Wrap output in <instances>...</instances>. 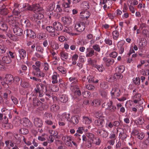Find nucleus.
<instances>
[{
	"mask_svg": "<svg viewBox=\"0 0 149 149\" xmlns=\"http://www.w3.org/2000/svg\"><path fill=\"white\" fill-rule=\"evenodd\" d=\"M95 125L99 126L100 128H101L104 124V120L100 119L96 120L95 121Z\"/></svg>",
	"mask_w": 149,
	"mask_h": 149,
	"instance_id": "obj_28",
	"label": "nucleus"
},
{
	"mask_svg": "<svg viewBox=\"0 0 149 149\" xmlns=\"http://www.w3.org/2000/svg\"><path fill=\"white\" fill-rule=\"evenodd\" d=\"M33 104L34 106L36 107L41 105V102L37 98L33 99Z\"/></svg>",
	"mask_w": 149,
	"mask_h": 149,
	"instance_id": "obj_48",
	"label": "nucleus"
},
{
	"mask_svg": "<svg viewBox=\"0 0 149 149\" xmlns=\"http://www.w3.org/2000/svg\"><path fill=\"white\" fill-rule=\"evenodd\" d=\"M6 49V46L3 45H0V53L3 54L5 52Z\"/></svg>",
	"mask_w": 149,
	"mask_h": 149,
	"instance_id": "obj_51",
	"label": "nucleus"
},
{
	"mask_svg": "<svg viewBox=\"0 0 149 149\" xmlns=\"http://www.w3.org/2000/svg\"><path fill=\"white\" fill-rule=\"evenodd\" d=\"M42 85L40 84H37L36 85V87L35 88V90L36 93L42 91H44V88L43 87Z\"/></svg>",
	"mask_w": 149,
	"mask_h": 149,
	"instance_id": "obj_32",
	"label": "nucleus"
},
{
	"mask_svg": "<svg viewBox=\"0 0 149 149\" xmlns=\"http://www.w3.org/2000/svg\"><path fill=\"white\" fill-rule=\"evenodd\" d=\"M19 132L22 134H26L28 133L29 131L26 129L24 128L20 129L19 130Z\"/></svg>",
	"mask_w": 149,
	"mask_h": 149,
	"instance_id": "obj_56",
	"label": "nucleus"
},
{
	"mask_svg": "<svg viewBox=\"0 0 149 149\" xmlns=\"http://www.w3.org/2000/svg\"><path fill=\"white\" fill-rule=\"evenodd\" d=\"M135 122L137 125H142L145 124L144 120L141 117L139 118L137 120L135 121Z\"/></svg>",
	"mask_w": 149,
	"mask_h": 149,
	"instance_id": "obj_42",
	"label": "nucleus"
},
{
	"mask_svg": "<svg viewBox=\"0 0 149 149\" xmlns=\"http://www.w3.org/2000/svg\"><path fill=\"white\" fill-rule=\"evenodd\" d=\"M105 127L108 129H110L113 127V123L107 120L106 123Z\"/></svg>",
	"mask_w": 149,
	"mask_h": 149,
	"instance_id": "obj_43",
	"label": "nucleus"
},
{
	"mask_svg": "<svg viewBox=\"0 0 149 149\" xmlns=\"http://www.w3.org/2000/svg\"><path fill=\"white\" fill-rule=\"evenodd\" d=\"M63 3L62 1H58L54 11L57 13H61L62 11V8L61 7L62 5L63 7Z\"/></svg>",
	"mask_w": 149,
	"mask_h": 149,
	"instance_id": "obj_24",
	"label": "nucleus"
},
{
	"mask_svg": "<svg viewBox=\"0 0 149 149\" xmlns=\"http://www.w3.org/2000/svg\"><path fill=\"white\" fill-rule=\"evenodd\" d=\"M2 61L3 63L8 64L11 62V60L9 56H5L2 58Z\"/></svg>",
	"mask_w": 149,
	"mask_h": 149,
	"instance_id": "obj_39",
	"label": "nucleus"
},
{
	"mask_svg": "<svg viewBox=\"0 0 149 149\" xmlns=\"http://www.w3.org/2000/svg\"><path fill=\"white\" fill-rule=\"evenodd\" d=\"M101 102L98 99H96L93 100L92 102V105L94 106H98L100 104Z\"/></svg>",
	"mask_w": 149,
	"mask_h": 149,
	"instance_id": "obj_49",
	"label": "nucleus"
},
{
	"mask_svg": "<svg viewBox=\"0 0 149 149\" xmlns=\"http://www.w3.org/2000/svg\"><path fill=\"white\" fill-rule=\"evenodd\" d=\"M145 135L143 132H141L139 133L137 135V138L140 140L143 139L145 137Z\"/></svg>",
	"mask_w": 149,
	"mask_h": 149,
	"instance_id": "obj_60",
	"label": "nucleus"
},
{
	"mask_svg": "<svg viewBox=\"0 0 149 149\" xmlns=\"http://www.w3.org/2000/svg\"><path fill=\"white\" fill-rule=\"evenodd\" d=\"M55 7V4L54 3H52L50 4L47 7V10L49 12L50 14L51 15L53 14V10Z\"/></svg>",
	"mask_w": 149,
	"mask_h": 149,
	"instance_id": "obj_31",
	"label": "nucleus"
},
{
	"mask_svg": "<svg viewBox=\"0 0 149 149\" xmlns=\"http://www.w3.org/2000/svg\"><path fill=\"white\" fill-rule=\"evenodd\" d=\"M46 37V34L45 33H41L37 35V37L40 39H45Z\"/></svg>",
	"mask_w": 149,
	"mask_h": 149,
	"instance_id": "obj_57",
	"label": "nucleus"
},
{
	"mask_svg": "<svg viewBox=\"0 0 149 149\" xmlns=\"http://www.w3.org/2000/svg\"><path fill=\"white\" fill-rule=\"evenodd\" d=\"M103 60L105 62L107 66H109L114 62V60L112 58H108L106 57H104Z\"/></svg>",
	"mask_w": 149,
	"mask_h": 149,
	"instance_id": "obj_29",
	"label": "nucleus"
},
{
	"mask_svg": "<svg viewBox=\"0 0 149 149\" xmlns=\"http://www.w3.org/2000/svg\"><path fill=\"white\" fill-rule=\"evenodd\" d=\"M75 28L77 31L79 32L82 31L85 28V24L81 22L77 23L75 25Z\"/></svg>",
	"mask_w": 149,
	"mask_h": 149,
	"instance_id": "obj_7",
	"label": "nucleus"
},
{
	"mask_svg": "<svg viewBox=\"0 0 149 149\" xmlns=\"http://www.w3.org/2000/svg\"><path fill=\"white\" fill-rule=\"evenodd\" d=\"M53 26L56 30L58 31L61 30L63 28L62 25L59 22H55L53 24Z\"/></svg>",
	"mask_w": 149,
	"mask_h": 149,
	"instance_id": "obj_23",
	"label": "nucleus"
},
{
	"mask_svg": "<svg viewBox=\"0 0 149 149\" xmlns=\"http://www.w3.org/2000/svg\"><path fill=\"white\" fill-rule=\"evenodd\" d=\"M125 42L124 40H121L119 41L117 44V47L119 50V54H122L124 52L125 47H126L127 45L125 44Z\"/></svg>",
	"mask_w": 149,
	"mask_h": 149,
	"instance_id": "obj_6",
	"label": "nucleus"
},
{
	"mask_svg": "<svg viewBox=\"0 0 149 149\" xmlns=\"http://www.w3.org/2000/svg\"><path fill=\"white\" fill-rule=\"evenodd\" d=\"M58 77H59V75L57 73L55 72H54L51 77L52 79V83L53 84H55L57 83L58 82V80L57 79Z\"/></svg>",
	"mask_w": 149,
	"mask_h": 149,
	"instance_id": "obj_22",
	"label": "nucleus"
},
{
	"mask_svg": "<svg viewBox=\"0 0 149 149\" xmlns=\"http://www.w3.org/2000/svg\"><path fill=\"white\" fill-rule=\"evenodd\" d=\"M46 29L47 31L50 33V35L54 37L57 36L55 34V30L53 27L47 26L46 28Z\"/></svg>",
	"mask_w": 149,
	"mask_h": 149,
	"instance_id": "obj_18",
	"label": "nucleus"
},
{
	"mask_svg": "<svg viewBox=\"0 0 149 149\" xmlns=\"http://www.w3.org/2000/svg\"><path fill=\"white\" fill-rule=\"evenodd\" d=\"M33 10L35 13H38L42 11V8L38 4H36L33 5Z\"/></svg>",
	"mask_w": 149,
	"mask_h": 149,
	"instance_id": "obj_20",
	"label": "nucleus"
},
{
	"mask_svg": "<svg viewBox=\"0 0 149 149\" xmlns=\"http://www.w3.org/2000/svg\"><path fill=\"white\" fill-rule=\"evenodd\" d=\"M119 34L118 31L117 30L113 31L112 33V35L113 40H117L119 38Z\"/></svg>",
	"mask_w": 149,
	"mask_h": 149,
	"instance_id": "obj_35",
	"label": "nucleus"
},
{
	"mask_svg": "<svg viewBox=\"0 0 149 149\" xmlns=\"http://www.w3.org/2000/svg\"><path fill=\"white\" fill-rule=\"evenodd\" d=\"M60 57L63 61H66L68 58V54L64 51H62L60 53Z\"/></svg>",
	"mask_w": 149,
	"mask_h": 149,
	"instance_id": "obj_26",
	"label": "nucleus"
},
{
	"mask_svg": "<svg viewBox=\"0 0 149 149\" xmlns=\"http://www.w3.org/2000/svg\"><path fill=\"white\" fill-rule=\"evenodd\" d=\"M62 139L66 145L69 146H72L71 141L72 139L71 136H64L62 137Z\"/></svg>",
	"mask_w": 149,
	"mask_h": 149,
	"instance_id": "obj_9",
	"label": "nucleus"
},
{
	"mask_svg": "<svg viewBox=\"0 0 149 149\" xmlns=\"http://www.w3.org/2000/svg\"><path fill=\"white\" fill-rule=\"evenodd\" d=\"M86 53L87 57H91L94 55V51L91 48H88L86 49Z\"/></svg>",
	"mask_w": 149,
	"mask_h": 149,
	"instance_id": "obj_30",
	"label": "nucleus"
},
{
	"mask_svg": "<svg viewBox=\"0 0 149 149\" xmlns=\"http://www.w3.org/2000/svg\"><path fill=\"white\" fill-rule=\"evenodd\" d=\"M97 132L98 134L103 137H107L109 134L108 132L103 130H97Z\"/></svg>",
	"mask_w": 149,
	"mask_h": 149,
	"instance_id": "obj_27",
	"label": "nucleus"
},
{
	"mask_svg": "<svg viewBox=\"0 0 149 149\" xmlns=\"http://www.w3.org/2000/svg\"><path fill=\"white\" fill-rule=\"evenodd\" d=\"M111 93L112 98H116L119 97L121 92L119 88L114 87L112 88Z\"/></svg>",
	"mask_w": 149,
	"mask_h": 149,
	"instance_id": "obj_5",
	"label": "nucleus"
},
{
	"mask_svg": "<svg viewBox=\"0 0 149 149\" xmlns=\"http://www.w3.org/2000/svg\"><path fill=\"white\" fill-rule=\"evenodd\" d=\"M57 69L59 71L63 74H65L66 72L65 69L63 67L59 66L58 67Z\"/></svg>",
	"mask_w": 149,
	"mask_h": 149,
	"instance_id": "obj_61",
	"label": "nucleus"
},
{
	"mask_svg": "<svg viewBox=\"0 0 149 149\" xmlns=\"http://www.w3.org/2000/svg\"><path fill=\"white\" fill-rule=\"evenodd\" d=\"M104 42L107 45L110 46L112 44V41L111 40V36L106 37L104 39Z\"/></svg>",
	"mask_w": 149,
	"mask_h": 149,
	"instance_id": "obj_44",
	"label": "nucleus"
},
{
	"mask_svg": "<svg viewBox=\"0 0 149 149\" xmlns=\"http://www.w3.org/2000/svg\"><path fill=\"white\" fill-rule=\"evenodd\" d=\"M33 123L34 125L37 127H40L42 125V120L38 118H35Z\"/></svg>",
	"mask_w": 149,
	"mask_h": 149,
	"instance_id": "obj_16",
	"label": "nucleus"
},
{
	"mask_svg": "<svg viewBox=\"0 0 149 149\" xmlns=\"http://www.w3.org/2000/svg\"><path fill=\"white\" fill-rule=\"evenodd\" d=\"M114 75L116 78V81L117 79H121L123 77L122 74L118 72H116Z\"/></svg>",
	"mask_w": 149,
	"mask_h": 149,
	"instance_id": "obj_53",
	"label": "nucleus"
},
{
	"mask_svg": "<svg viewBox=\"0 0 149 149\" xmlns=\"http://www.w3.org/2000/svg\"><path fill=\"white\" fill-rule=\"evenodd\" d=\"M35 14L33 15L32 17V20L34 22L37 21L38 20L41 19L43 18V15L40 13H35Z\"/></svg>",
	"mask_w": 149,
	"mask_h": 149,
	"instance_id": "obj_10",
	"label": "nucleus"
},
{
	"mask_svg": "<svg viewBox=\"0 0 149 149\" xmlns=\"http://www.w3.org/2000/svg\"><path fill=\"white\" fill-rule=\"evenodd\" d=\"M61 19L62 22L65 24H69L72 22V19L70 16L63 17L61 18Z\"/></svg>",
	"mask_w": 149,
	"mask_h": 149,
	"instance_id": "obj_17",
	"label": "nucleus"
},
{
	"mask_svg": "<svg viewBox=\"0 0 149 149\" xmlns=\"http://www.w3.org/2000/svg\"><path fill=\"white\" fill-rule=\"evenodd\" d=\"M68 100V97L66 95L63 94L60 96V100L61 102H66Z\"/></svg>",
	"mask_w": 149,
	"mask_h": 149,
	"instance_id": "obj_40",
	"label": "nucleus"
},
{
	"mask_svg": "<svg viewBox=\"0 0 149 149\" xmlns=\"http://www.w3.org/2000/svg\"><path fill=\"white\" fill-rule=\"evenodd\" d=\"M93 48L96 51L99 52L100 51V46L97 44H95L93 46Z\"/></svg>",
	"mask_w": 149,
	"mask_h": 149,
	"instance_id": "obj_64",
	"label": "nucleus"
},
{
	"mask_svg": "<svg viewBox=\"0 0 149 149\" xmlns=\"http://www.w3.org/2000/svg\"><path fill=\"white\" fill-rule=\"evenodd\" d=\"M70 120L71 122L75 124H76L78 123V119L77 117L75 116L72 117Z\"/></svg>",
	"mask_w": 149,
	"mask_h": 149,
	"instance_id": "obj_52",
	"label": "nucleus"
},
{
	"mask_svg": "<svg viewBox=\"0 0 149 149\" xmlns=\"http://www.w3.org/2000/svg\"><path fill=\"white\" fill-rule=\"evenodd\" d=\"M49 86L52 91L57 92L59 90L58 87L56 85L50 84L49 85Z\"/></svg>",
	"mask_w": 149,
	"mask_h": 149,
	"instance_id": "obj_34",
	"label": "nucleus"
},
{
	"mask_svg": "<svg viewBox=\"0 0 149 149\" xmlns=\"http://www.w3.org/2000/svg\"><path fill=\"white\" fill-rule=\"evenodd\" d=\"M69 81L72 82V84H76L77 82V80L76 77H71L69 79Z\"/></svg>",
	"mask_w": 149,
	"mask_h": 149,
	"instance_id": "obj_58",
	"label": "nucleus"
},
{
	"mask_svg": "<svg viewBox=\"0 0 149 149\" xmlns=\"http://www.w3.org/2000/svg\"><path fill=\"white\" fill-rule=\"evenodd\" d=\"M59 109V107L57 105L53 104L51 107V109L52 111H56Z\"/></svg>",
	"mask_w": 149,
	"mask_h": 149,
	"instance_id": "obj_54",
	"label": "nucleus"
},
{
	"mask_svg": "<svg viewBox=\"0 0 149 149\" xmlns=\"http://www.w3.org/2000/svg\"><path fill=\"white\" fill-rule=\"evenodd\" d=\"M67 2H62L63 3V7L64 8H68L70 7L71 3V0H66Z\"/></svg>",
	"mask_w": 149,
	"mask_h": 149,
	"instance_id": "obj_45",
	"label": "nucleus"
},
{
	"mask_svg": "<svg viewBox=\"0 0 149 149\" xmlns=\"http://www.w3.org/2000/svg\"><path fill=\"white\" fill-rule=\"evenodd\" d=\"M25 33H26L27 37L33 38H35L36 37L35 33L31 30L26 29L25 31Z\"/></svg>",
	"mask_w": 149,
	"mask_h": 149,
	"instance_id": "obj_13",
	"label": "nucleus"
},
{
	"mask_svg": "<svg viewBox=\"0 0 149 149\" xmlns=\"http://www.w3.org/2000/svg\"><path fill=\"white\" fill-rule=\"evenodd\" d=\"M13 17L12 16L8 17L6 18V21L9 24L12 25L13 26H14L15 25V21L13 20Z\"/></svg>",
	"mask_w": 149,
	"mask_h": 149,
	"instance_id": "obj_38",
	"label": "nucleus"
},
{
	"mask_svg": "<svg viewBox=\"0 0 149 149\" xmlns=\"http://www.w3.org/2000/svg\"><path fill=\"white\" fill-rule=\"evenodd\" d=\"M12 13L15 15H21L20 12L18 11V9H14L12 11Z\"/></svg>",
	"mask_w": 149,
	"mask_h": 149,
	"instance_id": "obj_62",
	"label": "nucleus"
},
{
	"mask_svg": "<svg viewBox=\"0 0 149 149\" xmlns=\"http://www.w3.org/2000/svg\"><path fill=\"white\" fill-rule=\"evenodd\" d=\"M133 95L132 97V101H129V102H134L135 104L137 103L139 104H142L143 103V100L141 98V95L140 94L137 93V90L134 89L133 91Z\"/></svg>",
	"mask_w": 149,
	"mask_h": 149,
	"instance_id": "obj_1",
	"label": "nucleus"
},
{
	"mask_svg": "<svg viewBox=\"0 0 149 149\" xmlns=\"http://www.w3.org/2000/svg\"><path fill=\"white\" fill-rule=\"evenodd\" d=\"M86 135L89 139L92 141L93 143L97 145H100L101 141L97 136L90 133H86Z\"/></svg>",
	"mask_w": 149,
	"mask_h": 149,
	"instance_id": "obj_3",
	"label": "nucleus"
},
{
	"mask_svg": "<svg viewBox=\"0 0 149 149\" xmlns=\"http://www.w3.org/2000/svg\"><path fill=\"white\" fill-rule=\"evenodd\" d=\"M36 51L40 52L41 54L43 53L44 48L40 46H37L36 47Z\"/></svg>",
	"mask_w": 149,
	"mask_h": 149,
	"instance_id": "obj_59",
	"label": "nucleus"
},
{
	"mask_svg": "<svg viewBox=\"0 0 149 149\" xmlns=\"http://www.w3.org/2000/svg\"><path fill=\"white\" fill-rule=\"evenodd\" d=\"M95 116L97 118L101 120H104L105 117L103 116V113L101 111L97 112L95 113Z\"/></svg>",
	"mask_w": 149,
	"mask_h": 149,
	"instance_id": "obj_36",
	"label": "nucleus"
},
{
	"mask_svg": "<svg viewBox=\"0 0 149 149\" xmlns=\"http://www.w3.org/2000/svg\"><path fill=\"white\" fill-rule=\"evenodd\" d=\"M0 29L3 31H6L8 29V26L5 23L0 22Z\"/></svg>",
	"mask_w": 149,
	"mask_h": 149,
	"instance_id": "obj_47",
	"label": "nucleus"
},
{
	"mask_svg": "<svg viewBox=\"0 0 149 149\" xmlns=\"http://www.w3.org/2000/svg\"><path fill=\"white\" fill-rule=\"evenodd\" d=\"M32 67V74L38 77H44L45 76L44 73L41 72L40 69L34 65H33Z\"/></svg>",
	"mask_w": 149,
	"mask_h": 149,
	"instance_id": "obj_4",
	"label": "nucleus"
},
{
	"mask_svg": "<svg viewBox=\"0 0 149 149\" xmlns=\"http://www.w3.org/2000/svg\"><path fill=\"white\" fill-rule=\"evenodd\" d=\"M23 125L25 127H31V123L29 120L26 118H24L23 119Z\"/></svg>",
	"mask_w": 149,
	"mask_h": 149,
	"instance_id": "obj_37",
	"label": "nucleus"
},
{
	"mask_svg": "<svg viewBox=\"0 0 149 149\" xmlns=\"http://www.w3.org/2000/svg\"><path fill=\"white\" fill-rule=\"evenodd\" d=\"M13 31L14 33L17 36H21L23 33V30L18 26H15L13 28Z\"/></svg>",
	"mask_w": 149,
	"mask_h": 149,
	"instance_id": "obj_15",
	"label": "nucleus"
},
{
	"mask_svg": "<svg viewBox=\"0 0 149 149\" xmlns=\"http://www.w3.org/2000/svg\"><path fill=\"white\" fill-rule=\"evenodd\" d=\"M44 90V93H45L46 95L49 97H50L51 95L52 94V91L49 89H47V87L46 88H45Z\"/></svg>",
	"mask_w": 149,
	"mask_h": 149,
	"instance_id": "obj_50",
	"label": "nucleus"
},
{
	"mask_svg": "<svg viewBox=\"0 0 149 149\" xmlns=\"http://www.w3.org/2000/svg\"><path fill=\"white\" fill-rule=\"evenodd\" d=\"M95 67H96L98 71L100 72H102L104 69L103 66L102 65H96Z\"/></svg>",
	"mask_w": 149,
	"mask_h": 149,
	"instance_id": "obj_55",
	"label": "nucleus"
},
{
	"mask_svg": "<svg viewBox=\"0 0 149 149\" xmlns=\"http://www.w3.org/2000/svg\"><path fill=\"white\" fill-rule=\"evenodd\" d=\"M19 56L21 59H24L26 56V51L23 49H19L18 50Z\"/></svg>",
	"mask_w": 149,
	"mask_h": 149,
	"instance_id": "obj_21",
	"label": "nucleus"
},
{
	"mask_svg": "<svg viewBox=\"0 0 149 149\" xmlns=\"http://www.w3.org/2000/svg\"><path fill=\"white\" fill-rule=\"evenodd\" d=\"M1 112H4L3 114L5 115H8L9 116V118H11V117L10 116V111L6 108H3L1 110Z\"/></svg>",
	"mask_w": 149,
	"mask_h": 149,
	"instance_id": "obj_46",
	"label": "nucleus"
},
{
	"mask_svg": "<svg viewBox=\"0 0 149 149\" xmlns=\"http://www.w3.org/2000/svg\"><path fill=\"white\" fill-rule=\"evenodd\" d=\"M75 31L73 27H69L65 28L63 32L66 33L70 36H74L77 35V33H75Z\"/></svg>",
	"mask_w": 149,
	"mask_h": 149,
	"instance_id": "obj_8",
	"label": "nucleus"
},
{
	"mask_svg": "<svg viewBox=\"0 0 149 149\" xmlns=\"http://www.w3.org/2000/svg\"><path fill=\"white\" fill-rule=\"evenodd\" d=\"M106 105L107 106V107L106 109L109 110V113L110 114H111L116 111V107L115 106L113 105V102L109 100L107 103H104L102 105V107L103 108H104Z\"/></svg>",
	"mask_w": 149,
	"mask_h": 149,
	"instance_id": "obj_2",
	"label": "nucleus"
},
{
	"mask_svg": "<svg viewBox=\"0 0 149 149\" xmlns=\"http://www.w3.org/2000/svg\"><path fill=\"white\" fill-rule=\"evenodd\" d=\"M14 79L13 75L10 74H7L6 75L4 81L6 82L7 84H10L14 81Z\"/></svg>",
	"mask_w": 149,
	"mask_h": 149,
	"instance_id": "obj_12",
	"label": "nucleus"
},
{
	"mask_svg": "<svg viewBox=\"0 0 149 149\" xmlns=\"http://www.w3.org/2000/svg\"><path fill=\"white\" fill-rule=\"evenodd\" d=\"M51 47L53 49L57 50L59 48V44L54 40H52L49 42Z\"/></svg>",
	"mask_w": 149,
	"mask_h": 149,
	"instance_id": "obj_19",
	"label": "nucleus"
},
{
	"mask_svg": "<svg viewBox=\"0 0 149 149\" xmlns=\"http://www.w3.org/2000/svg\"><path fill=\"white\" fill-rule=\"evenodd\" d=\"M90 13L88 11H82L81 12L80 17L83 19H86L89 17Z\"/></svg>",
	"mask_w": 149,
	"mask_h": 149,
	"instance_id": "obj_14",
	"label": "nucleus"
},
{
	"mask_svg": "<svg viewBox=\"0 0 149 149\" xmlns=\"http://www.w3.org/2000/svg\"><path fill=\"white\" fill-rule=\"evenodd\" d=\"M89 3L88 1H84L80 4V8L82 9L86 10L89 8Z\"/></svg>",
	"mask_w": 149,
	"mask_h": 149,
	"instance_id": "obj_25",
	"label": "nucleus"
},
{
	"mask_svg": "<svg viewBox=\"0 0 149 149\" xmlns=\"http://www.w3.org/2000/svg\"><path fill=\"white\" fill-rule=\"evenodd\" d=\"M125 69V67L123 65H120L116 68V72L121 74L124 71Z\"/></svg>",
	"mask_w": 149,
	"mask_h": 149,
	"instance_id": "obj_41",
	"label": "nucleus"
},
{
	"mask_svg": "<svg viewBox=\"0 0 149 149\" xmlns=\"http://www.w3.org/2000/svg\"><path fill=\"white\" fill-rule=\"evenodd\" d=\"M133 81L134 83L136 85H138L140 83V79L139 77L136 78L135 79H133Z\"/></svg>",
	"mask_w": 149,
	"mask_h": 149,
	"instance_id": "obj_63",
	"label": "nucleus"
},
{
	"mask_svg": "<svg viewBox=\"0 0 149 149\" xmlns=\"http://www.w3.org/2000/svg\"><path fill=\"white\" fill-rule=\"evenodd\" d=\"M83 122L86 125H88L91 123L92 122L91 119L87 116H84L83 118Z\"/></svg>",
	"mask_w": 149,
	"mask_h": 149,
	"instance_id": "obj_33",
	"label": "nucleus"
},
{
	"mask_svg": "<svg viewBox=\"0 0 149 149\" xmlns=\"http://www.w3.org/2000/svg\"><path fill=\"white\" fill-rule=\"evenodd\" d=\"M118 128L114 127L113 129L110 131V133L109 135V138L111 139H115L118 133Z\"/></svg>",
	"mask_w": 149,
	"mask_h": 149,
	"instance_id": "obj_11",
	"label": "nucleus"
}]
</instances>
